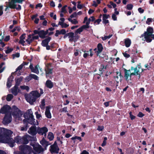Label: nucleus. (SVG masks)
Returning <instances> with one entry per match:
<instances>
[{
    "label": "nucleus",
    "mask_w": 154,
    "mask_h": 154,
    "mask_svg": "<svg viewBox=\"0 0 154 154\" xmlns=\"http://www.w3.org/2000/svg\"><path fill=\"white\" fill-rule=\"evenodd\" d=\"M40 143L43 146L45 147V149H46V147L49 145L48 143L43 138L42 140L40 141Z\"/></svg>",
    "instance_id": "24"
},
{
    "label": "nucleus",
    "mask_w": 154,
    "mask_h": 154,
    "mask_svg": "<svg viewBox=\"0 0 154 154\" xmlns=\"http://www.w3.org/2000/svg\"><path fill=\"white\" fill-rule=\"evenodd\" d=\"M33 40L32 35H28L27 38L26 40V43L29 44Z\"/></svg>",
    "instance_id": "25"
},
{
    "label": "nucleus",
    "mask_w": 154,
    "mask_h": 154,
    "mask_svg": "<svg viewBox=\"0 0 154 154\" xmlns=\"http://www.w3.org/2000/svg\"><path fill=\"white\" fill-rule=\"evenodd\" d=\"M153 32V28L150 27H148L147 28L146 31L141 36L142 40L146 41L148 42H151L152 39L150 38V36L152 34Z\"/></svg>",
    "instance_id": "6"
},
{
    "label": "nucleus",
    "mask_w": 154,
    "mask_h": 154,
    "mask_svg": "<svg viewBox=\"0 0 154 154\" xmlns=\"http://www.w3.org/2000/svg\"><path fill=\"white\" fill-rule=\"evenodd\" d=\"M29 68L32 72L37 74H38V69L39 68V66L37 65L33 67L32 65L30 64L29 66Z\"/></svg>",
    "instance_id": "15"
},
{
    "label": "nucleus",
    "mask_w": 154,
    "mask_h": 154,
    "mask_svg": "<svg viewBox=\"0 0 154 154\" xmlns=\"http://www.w3.org/2000/svg\"><path fill=\"white\" fill-rule=\"evenodd\" d=\"M103 23L106 24L109 23V21L107 19L110 17V16L109 14H103Z\"/></svg>",
    "instance_id": "18"
},
{
    "label": "nucleus",
    "mask_w": 154,
    "mask_h": 154,
    "mask_svg": "<svg viewBox=\"0 0 154 154\" xmlns=\"http://www.w3.org/2000/svg\"><path fill=\"white\" fill-rule=\"evenodd\" d=\"M152 20L153 19L152 18H148L146 21V23L148 25H149L152 22Z\"/></svg>",
    "instance_id": "43"
},
{
    "label": "nucleus",
    "mask_w": 154,
    "mask_h": 154,
    "mask_svg": "<svg viewBox=\"0 0 154 154\" xmlns=\"http://www.w3.org/2000/svg\"><path fill=\"white\" fill-rule=\"evenodd\" d=\"M80 154H89V153L87 151L85 150H84Z\"/></svg>",
    "instance_id": "64"
},
{
    "label": "nucleus",
    "mask_w": 154,
    "mask_h": 154,
    "mask_svg": "<svg viewBox=\"0 0 154 154\" xmlns=\"http://www.w3.org/2000/svg\"><path fill=\"white\" fill-rule=\"evenodd\" d=\"M24 117L27 119V122L31 124L37 125L38 123L37 120L34 119L33 113L31 109L28 110L27 112L24 114Z\"/></svg>",
    "instance_id": "4"
},
{
    "label": "nucleus",
    "mask_w": 154,
    "mask_h": 154,
    "mask_svg": "<svg viewBox=\"0 0 154 154\" xmlns=\"http://www.w3.org/2000/svg\"><path fill=\"white\" fill-rule=\"evenodd\" d=\"M110 4L114 8H115L116 6V5L115 3H114L113 2H110Z\"/></svg>",
    "instance_id": "62"
},
{
    "label": "nucleus",
    "mask_w": 154,
    "mask_h": 154,
    "mask_svg": "<svg viewBox=\"0 0 154 154\" xmlns=\"http://www.w3.org/2000/svg\"><path fill=\"white\" fill-rule=\"evenodd\" d=\"M131 70H134V74L136 75L140 74V73L143 71V69L141 68V66L140 65H137L136 67L134 68L133 67H131Z\"/></svg>",
    "instance_id": "8"
},
{
    "label": "nucleus",
    "mask_w": 154,
    "mask_h": 154,
    "mask_svg": "<svg viewBox=\"0 0 154 154\" xmlns=\"http://www.w3.org/2000/svg\"><path fill=\"white\" fill-rule=\"evenodd\" d=\"M30 76L31 77V78H33L35 80H38V77L34 74H30Z\"/></svg>",
    "instance_id": "47"
},
{
    "label": "nucleus",
    "mask_w": 154,
    "mask_h": 154,
    "mask_svg": "<svg viewBox=\"0 0 154 154\" xmlns=\"http://www.w3.org/2000/svg\"><path fill=\"white\" fill-rule=\"evenodd\" d=\"M25 98L27 101L30 104H32L36 100V99H35V97H33L30 94L26 96Z\"/></svg>",
    "instance_id": "12"
},
{
    "label": "nucleus",
    "mask_w": 154,
    "mask_h": 154,
    "mask_svg": "<svg viewBox=\"0 0 154 154\" xmlns=\"http://www.w3.org/2000/svg\"><path fill=\"white\" fill-rule=\"evenodd\" d=\"M26 41H24V40H20L19 41V43L22 45L23 46H24L26 45Z\"/></svg>",
    "instance_id": "46"
},
{
    "label": "nucleus",
    "mask_w": 154,
    "mask_h": 154,
    "mask_svg": "<svg viewBox=\"0 0 154 154\" xmlns=\"http://www.w3.org/2000/svg\"><path fill=\"white\" fill-rule=\"evenodd\" d=\"M30 94L35 97L36 99L37 98L39 97L40 96V94L37 91H33L31 92Z\"/></svg>",
    "instance_id": "21"
},
{
    "label": "nucleus",
    "mask_w": 154,
    "mask_h": 154,
    "mask_svg": "<svg viewBox=\"0 0 154 154\" xmlns=\"http://www.w3.org/2000/svg\"><path fill=\"white\" fill-rule=\"evenodd\" d=\"M144 116V114L141 112H139L137 115V116L141 118Z\"/></svg>",
    "instance_id": "51"
},
{
    "label": "nucleus",
    "mask_w": 154,
    "mask_h": 154,
    "mask_svg": "<svg viewBox=\"0 0 154 154\" xmlns=\"http://www.w3.org/2000/svg\"><path fill=\"white\" fill-rule=\"evenodd\" d=\"M20 88L21 90H26L27 91H29V88L27 86L25 85H21L20 86Z\"/></svg>",
    "instance_id": "33"
},
{
    "label": "nucleus",
    "mask_w": 154,
    "mask_h": 154,
    "mask_svg": "<svg viewBox=\"0 0 154 154\" xmlns=\"http://www.w3.org/2000/svg\"><path fill=\"white\" fill-rule=\"evenodd\" d=\"M100 3V0H96V1H93L92 6L95 7H97L98 5Z\"/></svg>",
    "instance_id": "34"
},
{
    "label": "nucleus",
    "mask_w": 154,
    "mask_h": 154,
    "mask_svg": "<svg viewBox=\"0 0 154 154\" xmlns=\"http://www.w3.org/2000/svg\"><path fill=\"white\" fill-rule=\"evenodd\" d=\"M60 111L61 112H67V107H64L63 109H61L60 110Z\"/></svg>",
    "instance_id": "63"
},
{
    "label": "nucleus",
    "mask_w": 154,
    "mask_h": 154,
    "mask_svg": "<svg viewBox=\"0 0 154 154\" xmlns=\"http://www.w3.org/2000/svg\"><path fill=\"white\" fill-rule=\"evenodd\" d=\"M46 75L47 77L49 76V75L52 73V70L51 69H46Z\"/></svg>",
    "instance_id": "42"
},
{
    "label": "nucleus",
    "mask_w": 154,
    "mask_h": 154,
    "mask_svg": "<svg viewBox=\"0 0 154 154\" xmlns=\"http://www.w3.org/2000/svg\"><path fill=\"white\" fill-rule=\"evenodd\" d=\"M125 43L126 46L127 47H128L131 45V41L129 39L127 38L125 40Z\"/></svg>",
    "instance_id": "29"
},
{
    "label": "nucleus",
    "mask_w": 154,
    "mask_h": 154,
    "mask_svg": "<svg viewBox=\"0 0 154 154\" xmlns=\"http://www.w3.org/2000/svg\"><path fill=\"white\" fill-rule=\"evenodd\" d=\"M127 8L129 10L132 9L133 7V5L131 4L128 5H127Z\"/></svg>",
    "instance_id": "53"
},
{
    "label": "nucleus",
    "mask_w": 154,
    "mask_h": 154,
    "mask_svg": "<svg viewBox=\"0 0 154 154\" xmlns=\"http://www.w3.org/2000/svg\"><path fill=\"white\" fill-rule=\"evenodd\" d=\"M51 38L50 37H48V38L43 40L42 43V45L43 46H46L48 45V42H50Z\"/></svg>",
    "instance_id": "22"
},
{
    "label": "nucleus",
    "mask_w": 154,
    "mask_h": 154,
    "mask_svg": "<svg viewBox=\"0 0 154 154\" xmlns=\"http://www.w3.org/2000/svg\"><path fill=\"white\" fill-rule=\"evenodd\" d=\"M12 134V132L11 130L0 128V142L7 143L11 147L14 146L15 142L18 144H27L28 143L27 137H24L22 138L20 136H17L14 140L10 137Z\"/></svg>",
    "instance_id": "1"
},
{
    "label": "nucleus",
    "mask_w": 154,
    "mask_h": 154,
    "mask_svg": "<svg viewBox=\"0 0 154 154\" xmlns=\"http://www.w3.org/2000/svg\"><path fill=\"white\" fill-rule=\"evenodd\" d=\"M124 77L125 80L128 82L131 80V76L134 75V72H131L130 70H127L125 69Z\"/></svg>",
    "instance_id": "7"
},
{
    "label": "nucleus",
    "mask_w": 154,
    "mask_h": 154,
    "mask_svg": "<svg viewBox=\"0 0 154 154\" xmlns=\"http://www.w3.org/2000/svg\"><path fill=\"white\" fill-rule=\"evenodd\" d=\"M98 51L97 52V55H98V54L100 53L102 51L103 48L102 45L101 44H99L97 45Z\"/></svg>",
    "instance_id": "27"
},
{
    "label": "nucleus",
    "mask_w": 154,
    "mask_h": 154,
    "mask_svg": "<svg viewBox=\"0 0 154 154\" xmlns=\"http://www.w3.org/2000/svg\"><path fill=\"white\" fill-rule=\"evenodd\" d=\"M68 24H66V23H64L61 26L62 28H66L69 26Z\"/></svg>",
    "instance_id": "60"
},
{
    "label": "nucleus",
    "mask_w": 154,
    "mask_h": 154,
    "mask_svg": "<svg viewBox=\"0 0 154 154\" xmlns=\"http://www.w3.org/2000/svg\"><path fill=\"white\" fill-rule=\"evenodd\" d=\"M35 114L36 115V117L37 119H39V118L41 117V115L40 114H39L38 112L37 111L36 112H35Z\"/></svg>",
    "instance_id": "48"
},
{
    "label": "nucleus",
    "mask_w": 154,
    "mask_h": 154,
    "mask_svg": "<svg viewBox=\"0 0 154 154\" xmlns=\"http://www.w3.org/2000/svg\"><path fill=\"white\" fill-rule=\"evenodd\" d=\"M28 132L32 135H35L37 132L36 127L35 126H33L31 127L28 131Z\"/></svg>",
    "instance_id": "16"
},
{
    "label": "nucleus",
    "mask_w": 154,
    "mask_h": 154,
    "mask_svg": "<svg viewBox=\"0 0 154 154\" xmlns=\"http://www.w3.org/2000/svg\"><path fill=\"white\" fill-rule=\"evenodd\" d=\"M32 146L33 147V151L32 147L27 145H21L19 146V149L23 154H30L32 152L34 154H38L42 153L44 150L39 144H35Z\"/></svg>",
    "instance_id": "2"
},
{
    "label": "nucleus",
    "mask_w": 154,
    "mask_h": 154,
    "mask_svg": "<svg viewBox=\"0 0 154 154\" xmlns=\"http://www.w3.org/2000/svg\"><path fill=\"white\" fill-rule=\"evenodd\" d=\"M68 20L71 22L72 24H76L78 23V22L75 19H72L70 18H68Z\"/></svg>",
    "instance_id": "30"
},
{
    "label": "nucleus",
    "mask_w": 154,
    "mask_h": 154,
    "mask_svg": "<svg viewBox=\"0 0 154 154\" xmlns=\"http://www.w3.org/2000/svg\"><path fill=\"white\" fill-rule=\"evenodd\" d=\"M11 92L14 94V95H16L18 93V86L15 85L12 88L11 90Z\"/></svg>",
    "instance_id": "20"
},
{
    "label": "nucleus",
    "mask_w": 154,
    "mask_h": 154,
    "mask_svg": "<svg viewBox=\"0 0 154 154\" xmlns=\"http://www.w3.org/2000/svg\"><path fill=\"white\" fill-rule=\"evenodd\" d=\"M32 79L30 75L29 76H27L25 79V80L27 81H29Z\"/></svg>",
    "instance_id": "56"
},
{
    "label": "nucleus",
    "mask_w": 154,
    "mask_h": 154,
    "mask_svg": "<svg viewBox=\"0 0 154 154\" xmlns=\"http://www.w3.org/2000/svg\"><path fill=\"white\" fill-rule=\"evenodd\" d=\"M77 15V13H74L72 14H71L70 16V18L71 19H72L74 17H75Z\"/></svg>",
    "instance_id": "52"
},
{
    "label": "nucleus",
    "mask_w": 154,
    "mask_h": 154,
    "mask_svg": "<svg viewBox=\"0 0 154 154\" xmlns=\"http://www.w3.org/2000/svg\"><path fill=\"white\" fill-rule=\"evenodd\" d=\"M22 80L23 78L22 77H20L17 79L16 81V84L15 85H17L18 86L20 85V82L22 81Z\"/></svg>",
    "instance_id": "35"
},
{
    "label": "nucleus",
    "mask_w": 154,
    "mask_h": 154,
    "mask_svg": "<svg viewBox=\"0 0 154 154\" xmlns=\"http://www.w3.org/2000/svg\"><path fill=\"white\" fill-rule=\"evenodd\" d=\"M104 128V127L103 126H98L97 130L99 131H102Z\"/></svg>",
    "instance_id": "57"
},
{
    "label": "nucleus",
    "mask_w": 154,
    "mask_h": 154,
    "mask_svg": "<svg viewBox=\"0 0 154 154\" xmlns=\"http://www.w3.org/2000/svg\"><path fill=\"white\" fill-rule=\"evenodd\" d=\"M3 36H1V35H0V44L2 45V46L3 47L5 46V44L3 42L1 41L3 39Z\"/></svg>",
    "instance_id": "44"
},
{
    "label": "nucleus",
    "mask_w": 154,
    "mask_h": 154,
    "mask_svg": "<svg viewBox=\"0 0 154 154\" xmlns=\"http://www.w3.org/2000/svg\"><path fill=\"white\" fill-rule=\"evenodd\" d=\"M104 69H105L104 66L103 65H101L99 69V70L100 71H102L104 70Z\"/></svg>",
    "instance_id": "54"
},
{
    "label": "nucleus",
    "mask_w": 154,
    "mask_h": 154,
    "mask_svg": "<svg viewBox=\"0 0 154 154\" xmlns=\"http://www.w3.org/2000/svg\"><path fill=\"white\" fill-rule=\"evenodd\" d=\"M13 58H14L15 57H18L20 56V54L19 53H17L16 54H13Z\"/></svg>",
    "instance_id": "55"
},
{
    "label": "nucleus",
    "mask_w": 154,
    "mask_h": 154,
    "mask_svg": "<svg viewBox=\"0 0 154 154\" xmlns=\"http://www.w3.org/2000/svg\"><path fill=\"white\" fill-rule=\"evenodd\" d=\"M46 86L49 88H51L53 86L52 82L50 81H47L46 83Z\"/></svg>",
    "instance_id": "31"
},
{
    "label": "nucleus",
    "mask_w": 154,
    "mask_h": 154,
    "mask_svg": "<svg viewBox=\"0 0 154 154\" xmlns=\"http://www.w3.org/2000/svg\"><path fill=\"white\" fill-rule=\"evenodd\" d=\"M116 73L117 75L116 77H115V79L116 80L117 82H118L119 81H121L122 80V76L120 72L117 71L116 72Z\"/></svg>",
    "instance_id": "23"
},
{
    "label": "nucleus",
    "mask_w": 154,
    "mask_h": 154,
    "mask_svg": "<svg viewBox=\"0 0 154 154\" xmlns=\"http://www.w3.org/2000/svg\"><path fill=\"white\" fill-rule=\"evenodd\" d=\"M48 128L45 127H44L42 128L39 127L37 129V132L39 134L43 135L44 134L45 136L46 135V133L48 132Z\"/></svg>",
    "instance_id": "10"
},
{
    "label": "nucleus",
    "mask_w": 154,
    "mask_h": 154,
    "mask_svg": "<svg viewBox=\"0 0 154 154\" xmlns=\"http://www.w3.org/2000/svg\"><path fill=\"white\" fill-rule=\"evenodd\" d=\"M3 7L2 6H0V16L2 15L3 14Z\"/></svg>",
    "instance_id": "59"
},
{
    "label": "nucleus",
    "mask_w": 154,
    "mask_h": 154,
    "mask_svg": "<svg viewBox=\"0 0 154 154\" xmlns=\"http://www.w3.org/2000/svg\"><path fill=\"white\" fill-rule=\"evenodd\" d=\"M90 21L89 19H88L87 17H85L84 21H83L84 23H85L86 24L89 25L90 23Z\"/></svg>",
    "instance_id": "36"
},
{
    "label": "nucleus",
    "mask_w": 154,
    "mask_h": 154,
    "mask_svg": "<svg viewBox=\"0 0 154 154\" xmlns=\"http://www.w3.org/2000/svg\"><path fill=\"white\" fill-rule=\"evenodd\" d=\"M23 65L21 64L16 69L15 72H14V75L17 74V75H20L21 74L20 70L22 69Z\"/></svg>",
    "instance_id": "19"
},
{
    "label": "nucleus",
    "mask_w": 154,
    "mask_h": 154,
    "mask_svg": "<svg viewBox=\"0 0 154 154\" xmlns=\"http://www.w3.org/2000/svg\"><path fill=\"white\" fill-rule=\"evenodd\" d=\"M14 73H12L11 75L8 79L7 83V86L8 88L10 87L11 86V82L14 78Z\"/></svg>",
    "instance_id": "14"
},
{
    "label": "nucleus",
    "mask_w": 154,
    "mask_h": 154,
    "mask_svg": "<svg viewBox=\"0 0 154 154\" xmlns=\"http://www.w3.org/2000/svg\"><path fill=\"white\" fill-rule=\"evenodd\" d=\"M23 1V0H11L8 2H6L5 11H7L8 7L11 8H15L18 10H20L21 6L20 5H17V3H21Z\"/></svg>",
    "instance_id": "5"
},
{
    "label": "nucleus",
    "mask_w": 154,
    "mask_h": 154,
    "mask_svg": "<svg viewBox=\"0 0 154 154\" xmlns=\"http://www.w3.org/2000/svg\"><path fill=\"white\" fill-rule=\"evenodd\" d=\"M25 34L22 35L20 37V40H24L25 39Z\"/></svg>",
    "instance_id": "61"
},
{
    "label": "nucleus",
    "mask_w": 154,
    "mask_h": 154,
    "mask_svg": "<svg viewBox=\"0 0 154 154\" xmlns=\"http://www.w3.org/2000/svg\"><path fill=\"white\" fill-rule=\"evenodd\" d=\"M13 49L10 47H8L7 48V49L5 50V52L6 54H8L11 52L13 51Z\"/></svg>",
    "instance_id": "38"
},
{
    "label": "nucleus",
    "mask_w": 154,
    "mask_h": 154,
    "mask_svg": "<svg viewBox=\"0 0 154 154\" xmlns=\"http://www.w3.org/2000/svg\"><path fill=\"white\" fill-rule=\"evenodd\" d=\"M47 32H45L44 31L41 30L39 32V35L40 38H44L45 37Z\"/></svg>",
    "instance_id": "26"
},
{
    "label": "nucleus",
    "mask_w": 154,
    "mask_h": 154,
    "mask_svg": "<svg viewBox=\"0 0 154 154\" xmlns=\"http://www.w3.org/2000/svg\"><path fill=\"white\" fill-rule=\"evenodd\" d=\"M82 28L84 29H88V28L89 27V25L85 24V25H84L82 26Z\"/></svg>",
    "instance_id": "58"
},
{
    "label": "nucleus",
    "mask_w": 154,
    "mask_h": 154,
    "mask_svg": "<svg viewBox=\"0 0 154 154\" xmlns=\"http://www.w3.org/2000/svg\"><path fill=\"white\" fill-rule=\"evenodd\" d=\"M12 120V118L11 115H8L6 114L4 119L3 122L4 124H8L11 122Z\"/></svg>",
    "instance_id": "11"
},
{
    "label": "nucleus",
    "mask_w": 154,
    "mask_h": 154,
    "mask_svg": "<svg viewBox=\"0 0 154 154\" xmlns=\"http://www.w3.org/2000/svg\"><path fill=\"white\" fill-rule=\"evenodd\" d=\"M51 108V107L50 106L46 107L45 112V114L46 117L49 119H51V114L50 111Z\"/></svg>",
    "instance_id": "17"
},
{
    "label": "nucleus",
    "mask_w": 154,
    "mask_h": 154,
    "mask_svg": "<svg viewBox=\"0 0 154 154\" xmlns=\"http://www.w3.org/2000/svg\"><path fill=\"white\" fill-rule=\"evenodd\" d=\"M11 110L12 115L16 121L21 120L23 117L22 112L15 106H13L12 109L8 105H5L1 108L0 113L5 114L10 112Z\"/></svg>",
    "instance_id": "3"
},
{
    "label": "nucleus",
    "mask_w": 154,
    "mask_h": 154,
    "mask_svg": "<svg viewBox=\"0 0 154 154\" xmlns=\"http://www.w3.org/2000/svg\"><path fill=\"white\" fill-rule=\"evenodd\" d=\"M129 114H130V117L131 120H133L135 119V116L133 115L132 114V113L131 112H130L129 113Z\"/></svg>",
    "instance_id": "49"
},
{
    "label": "nucleus",
    "mask_w": 154,
    "mask_h": 154,
    "mask_svg": "<svg viewBox=\"0 0 154 154\" xmlns=\"http://www.w3.org/2000/svg\"><path fill=\"white\" fill-rule=\"evenodd\" d=\"M112 36V35H109V36H104V37H102L101 38L103 40H105L107 39H109Z\"/></svg>",
    "instance_id": "40"
},
{
    "label": "nucleus",
    "mask_w": 154,
    "mask_h": 154,
    "mask_svg": "<svg viewBox=\"0 0 154 154\" xmlns=\"http://www.w3.org/2000/svg\"><path fill=\"white\" fill-rule=\"evenodd\" d=\"M82 52L79 50H75L74 51V55L75 56H80Z\"/></svg>",
    "instance_id": "28"
},
{
    "label": "nucleus",
    "mask_w": 154,
    "mask_h": 154,
    "mask_svg": "<svg viewBox=\"0 0 154 154\" xmlns=\"http://www.w3.org/2000/svg\"><path fill=\"white\" fill-rule=\"evenodd\" d=\"M45 105V100L43 99L42 100L41 104L40 105V107L42 109H43L44 108V106Z\"/></svg>",
    "instance_id": "41"
},
{
    "label": "nucleus",
    "mask_w": 154,
    "mask_h": 154,
    "mask_svg": "<svg viewBox=\"0 0 154 154\" xmlns=\"http://www.w3.org/2000/svg\"><path fill=\"white\" fill-rule=\"evenodd\" d=\"M152 61H151V62H149V63L146 64L145 65V67L147 69L149 70L151 68V64L152 63Z\"/></svg>",
    "instance_id": "39"
},
{
    "label": "nucleus",
    "mask_w": 154,
    "mask_h": 154,
    "mask_svg": "<svg viewBox=\"0 0 154 154\" xmlns=\"http://www.w3.org/2000/svg\"><path fill=\"white\" fill-rule=\"evenodd\" d=\"M13 96L12 94H8L7 95L6 100L8 101H10L13 98Z\"/></svg>",
    "instance_id": "37"
},
{
    "label": "nucleus",
    "mask_w": 154,
    "mask_h": 154,
    "mask_svg": "<svg viewBox=\"0 0 154 154\" xmlns=\"http://www.w3.org/2000/svg\"><path fill=\"white\" fill-rule=\"evenodd\" d=\"M112 19L114 20H116L117 19V17H116V15L115 14H113L112 15Z\"/></svg>",
    "instance_id": "50"
},
{
    "label": "nucleus",
    "mask_w": 154,
    "mask_h": 154,
    "mask_svg": "<svg viewBox=\"0 0 154 154\" xmlns=\"http://www.w3.org/2000/svg\"><path fill=\"white\" fill-rule=\"evenodd\" d=\"M67 36H69V40L72 41L74 40V41H75L76 39L78 38V36L76 35L75 34L74 36V34L72 32H70L67 34Z\"/></svg>",
    "instance_id": "13"
},
{
    "label": "nucleus",
    "mask_w": 154,
    "mask_h": 154,
    "mask_svg": "<svg viewBox=\"0 0 154 154\" xmlns=\"http://www.w3.org/2000/svg\"><path fill=\"white\" fill-rule=\"evenodd\" d=\"M83 29L82 28V26L78 29L76 31L75 33H80L81 32H82Z\"/></svg>",
    "instance_id": "45"
},
{
    "label": "nucleus",
    "mask_w": 154,
    "mask_h": 154,
    "mask_svg": "<svg viewBox=\"0 0 154 154\" xmlns=\"http://www.w3.org/2000/svg\"><path fill=\"white\" fill-rule=\"evenodd\" d=\"M48 138L50 140H52L54 138L53 134L51 132H49L48 135Z\"/></svg>",
    "instance_id": "32"
},
{
    "label": "nucleus",
    "mask_w": 154,
    "mask_h": 154,
    "mask_svg": "<svg viewBox=\"0 0 154 154\" xmlns=\"http://www.w3.org/2000/svg\"><path fill=\"white\" fill-rule=\"evenodd\" d=\"M50 147V151L51 153H58L59 149L56 142H55Z\"/></svg>",
    "instance_id": "9"
}]
</instances>
